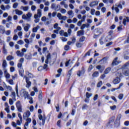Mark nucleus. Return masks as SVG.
I'll return each instance as SVG.
<instances>
[{
    "instance_id": "1",
    "label": "nucleus",
    "mask_w": 129,
    "mask_h": 129,
    "mask_svg": "<svg viewBox=\"0 0 129 129\" xmlns=\"http://www.w3.org/2000/svg\"><path fill=\"white\" fill-rule=\"evenodd\" d=\"M16 106L19 112H23V108L20 101H17L16 103Z\"/></svg>"
},
{
    "instance_id": "2",
    "label": "nucleus",
    "mask_w": 129,
    "mask_h": 129,
    "mask_svg": "<svg viewBox=\"0 0 129 129\" xmlns=\"http://www.w3.org/2000/svg\"><path fill=\"white\" fill-rule=\"evenodd\" d=\"M51 8V9H54L55 12H59V11H60V9H61L60 5L56 6L55 4H52Z\"/></svg>"
},
{
    "instance_id": "3",
    "label": "nucleus",
    "mask_w": 129,
    "mask_h": 129,
    "mask_svg": "<svg viewBox=\"0 0 129 129\" xmlns=\"http://www.w3.org/2000/svg\"><path fill=\"white\" fill-rule=\"evenodd\" d=\"M38 118L40 120H42V125H45V121H46V115L42 114L38 115Z\"/></svg>"
},
{
    "instance_id": "4",
    "label": "nucleus",
    "mask_w": 129,
    "mask_h": 129,
    "mask_svg": "<svg viewBox=\"0 0 129 129\" xmlns=\"http://www.w3.org/2000/svg\"><path fill=\"white\" fill-rule=\"evenodd\" d=\"M25 78L26 82L27 83L26 84V87L27 88H29V87L31 86L32 84V82L30 81V78H29L28 77H24Z\"/></svg>"
},
{
    "instance_id": "5",
    "label": "nucleus",
    "mask_w": 129,
    "mask_h": 129,
    "mask_svg": "<svg viewBox=\"0 0 129 129\" xmlns=\"http://www.w3.org/2000/svg\"><path fill=\"white\" fill-rule=\"evenodd\" d=\"M85 73V70L84 69V67H82L81 71H79L77 72V75L79 76V77H80L81 75H83Z\"/></svg>"
},
{
    "instance_id": "6",
    "label": "nucleus",
    "mask_w": 129,
    "mask_h": 129,
    "mask_svg": "<svg viewBox=\"0 0 129 129\" xmlns=\"http://www.w3.org/2000/svg\"><path fill=\"white\" fill-rule=\"evenodd\" d=\"M30 115H31V112L29 110L27 111L23 114L24 119H27V118L30 117Z\"/></svg>"
},
{
    "instance_id": "7",
    "label": "nucleus",
    "mask_w": 129,
    "mask_h": 129,
    "mask_svg": "<svg viewBox=\"0 0 129 129\" xmlns=\"http://www.w3.org/2000/svg\"><path fill=\"white\" fill-rule=\"evenodd\" d=\"M99 3V2H98V1H93L90 3L89 6L91 7V8H92L93 7L97 6Z\"/></svg>"
},
{
    "instance_id": "8",
    "label": "nucleus",
    "mask_w": 129,
    "mask_h": 129,
    "mask_svg": "<svg viewBox=\"0 0 129 129\" xmlns=\"http://www.w3.org/2000/svg\"><path fill=\"white\" fill-rule=\"evenodd\" d=\"M122 73L125 76H129V69H122Z\"/></svg>"
},
{
    "instance_id": "9",
    "label": "nucleus",
    "mask_w": 129,
    "mask_h": 129,
    "mask_svg": "<svg viewBox=\"0 0 129 129\" xmlns=\"http://www.w3.org/2000/svg\"><path fill=\"white\" fill-rule=\"evenodd\" d=\"M118 59V57H115L114 59V60H113L112 64H111L112 66H114L115 65H118L119 62H118V61H117Z\"/></svg>"
},
{
    "instance_id": "10",
    "label": "nucleus",
    "mask_w": 129,
    "mask_h": 129,
    "mask_svg": "<svg viewBox=\"0 0 129 129\" xmlns=\"http://www.w3.org/2000/svg\"><path fill=\"white\" fill-rule=\"evenodd\" d=\"M120 82V78L119 77H116L115 79L113 80V83L114 84H118Z\"/></svg>"
},
{
    "instance_id": "11",
    "label": "nucleus",
    "mask_w": 129,
    "mask_h": 129,
    "mask_svg": "<svg viewBox=\"0 0 129 129\" xmlns=\"http://www.w3.org/2000/svg\"><path fill=\"white\" fill-rule=\"evenodd\" d=\"M0 33L4 34L6 33V28L4 26L0 25Z\"/></svg>"
},
{
    "instance_id": "12",
    "label": "nucleus",
    "mask_w": 129,
    "mask_h": 129,
    "mask_svg": "<svg viewBox=\"0 0 129 129\" xmlns=\"http://www.w3.org/2000/svg\"><path fill=\"white\" fill-rule=\"evenodd\" d=\"M16 54L18 57H23L24 55V52H22L20 50H17L16 51Z\"/></svg>"
},
{
    "instance_id": "13",
    "label": "nucleus",
    "mask_w": 129,
    "mask_h": 129,
    "mask_svg": "<svg viewBox=\"0 0 129 129\" xmlns=\"http://www.w3.org/2000/svg\"><path fill=\"white\" fill-rule=\"evenodd\" d=\"M7 66H8V63H7V60H3L2 68H3V69L5 70L6 69H7Z\"/></svg>"
},
{
    "instance_id": "14",
    "label": "nucleus",
    "mask_w": 129,
    "mask_h": 129,
    "mask_svg": "<svg viewBox=\"0 0 129 129\" xmlns=\"http://www.w3.org/2000/svg\"><path fill=\"white\" fill-rule=\"evenodd\" d=\"M68 14L69 15L70 18H73V17H74V13H73V11L72 10L68 11Z\"/></svg>"
},
{
    "instance_id": "15",
    "label": "nucleus",
    "mask_w": 129,
    "mask_h": 129,
    "mask_svg": "<svg viewBox=\"0 0 129 129\" xmlns=\"http://www.w3.org/2000/svg\"><path fill=\"white\" fill-rule=\"evenodd\" d=\"M83 35H84V30H80L77 32V36H78V37H80V36H83Z\"/></svg>"
},
{
    "instance_id": "16",
    "label": "nucleus",
    "mask_w": 129,
    "mask_h": 129,
    "mask_svg": "<svg viewBox=\"0 0 129 129\" xmlns=\"http://www.w3.org/2000/svg\"><path fill=\"white\" fill-rule=\"evenodd\" d=\"M129 67V61L125 63V64L121 67V69H127Z\"/></svg>"
},
{
    "instance_id": "17",
    "label": "nucleus",
    "mask_w": 129,
    "mask_h": 129,
    "mask_svg": "<svg viewBox=\"0 0 129 129\" xmlns=\"http://www.w3.org/2000/svg\"><path fill=\"white\" fill-rule=\"evenodd\" d=\"M96 68L100 71L101 73H102V72H103V70H104V69L102 68V66L100 65L97 66Z\"/></svg>"
},
{
    "instance_id": "18",
    "label": "nucleus",
    "mask_w": 129,
    "mask_h": 129,
    "mask_svg": "<svg viewBox=\"0 0 129 129\" xmlns=\"http://www.w3.org/2000/svg\"><path fill=\"white\" fill-rule=\"evenodd\" d=\"M89 26H90L89 24H84L81 27V30H84L85 28H89Z\"/></svg>"
},
{
    "instance_id": "19",
    "label": "nucleus",
    "mask_w": 129,
    "mask_h": 129,
    "mask_svg": "<svg viewBox=\"0 0 129 129\" xmlns=\"http://www.w3.org/2000/svg\"><path fill=\"white\" fill-rule=\"evenodd\" d=\"M31 27V25L29 24H27L26 26H24V30L25 32H28L29 31V28Z\"/></svg>"
},
{
    "instance_id": "20",
    "label": "nucleus",
    "mask_w": 129,
    "mask_h": 129,
    "mask_svg": "<svg viewBox=\"0 0 129 129\" xmlns=\"http://www.w3.org/2000/svg\"><path fill=\"white\" fill-rule=\"evenodd\" d=\"M34 19H35V20H34L35 23H37L40 22V18L38 17V15H34Z\"/></svg>"
},
{
    "instance_id": "21",
    "label": "nucleus",
    "mask_w": 129,
    "mask_h": 129,
    "mask_svg": "<svg viewBox=\"0 0 129 129\" xmlns=\"http://www.w3.org/2000/svg\"><path fill=\"white\" fill-rule=\"evenodd\" d=\"M25 58L27 60H31L32 59V55L31 53H28L25 55Z\"/></svg>"
},
{
    "instance_id": "22",
    "label": "nucleus",
    "mask_w": 129,
    "mask_h": 129,
    "mask_svg": "<svg viewBox=\"0 0 129 129\" xmlns=\"http://www.w3.org/2000/svg\"><path fill=\"white\" fill-rule=\"evenodd\" d=\"M15 13L16 15H18V16H22V14H23V11H20L18 9L15 10Z\"/></svg>"
},
{
    "instance_id": "23",
    "label": "nucleus",
    "mask_w": 129,
    "mask_h": 129,
    "mask_svg": "<svg viewBox=\"0 0 129 129\" xmlns=\"http://www.w3.org/2000/svg\"><path fill=\"white\" fill-rule=\"evenodd\" d=\"M111 70V68L109 67L105 69V70L104 72V74H108L109 72H110V71Z\"/></svg>"
},
{
    "instance_id": "24",
    "label": "nucleus",
    "mask_w": 129,
    "mask_h": 129,
    "mask_svg": "<svg viewBox=\"0 0 129 129\" xmlns=\"http://www.w3.org/2000/svg\"><path fill=\"white\" fill-rule=\"evenodd\" d=\"M11 96L13 98V100H14V101H17V99H16V93L15 92H13L12 93Z\"/></svg>"
},
{
    "instance_id": "25",
    "label": "nucleus",
    "mask_w": 129,
    "mask_h": 129,
    "mask_svg": "<svg viewBox=\"0 0 129 129\" xmlns=\"http://www.w3.org/2000/svg\"><path fill=\"white\" fill-rule=\"evenodd\" d=\"M19 73L20 76H24V69H19Z\"/></svg>"
},
{
    "instance_id": "26",
    "label": "nucleus",
    "mask_w": 129,
    "mask_h": 129,
    "mask_svg": "<svg viewBox=\"0 0 129 129\" xmlns=\"http://www.w3.org/2000/svg\"><path fill=\"white\" fill-rule=\"evenodd\" d=\"M40 26L37 25L36 27L33 28L32 32H33V33H37V31H38V29H40Z\"/></svg>"
},
{
    "instance_id": "27",
    "label": "nucleus",
    "mask_w": 129,
    "mask_h": 129,
    "mask_svg": "<svg viewBox=\"0 0 129 129\" xmlns=\"http://www.w3.org/2000/svg\"><path fill=\"white\" fill-rule=\"evenodd\" d=\"M3 53L4 54V55H7V54H8V50L6 48V45L5 44L3 45Z\"/></svg>"
},
{
    "instance_id": "28",
    "label": "nucleus",
    "mask_w": 129,
    "mask_h": 129,
    "mask_svg": "<svg viewBox=\"0 0 129 129\" xmlns=\"http://www.w3.org/2000/svg\"><path fill=\"white\" fill-rule=\"evenodd\" d=\"M27 21H31V17H32V13L29 12L27 15Z\"/></svg>"
},
{
    "instance_id": "29",
    "label": "nucleus",
    "mask_w": 129,
    "mask_h": 129,
    "mask_svg": "<svg viewBox=\"0 0 129 129\" xmlns=\"http://www.w3.org/2000/svg\"><path fill=\"white\" fill-rule=\"evenodd\" d=\"M7 61H11V60H14L15 57L12 55H8L6 58Z\"/></svg>"
},
{
    "instance_id": "30",
    "label": "nucleus",
    "mask_w": 129,
    "mask_h": 129,
    "mask_svg": "<svg viewBox=\"0 0 129 129\" xmlns=\"http://www.w3.org/2000/svg\"><path fill=\"white\" fill-rule=\"evenodd\" d=\"M38 15V17L40 18V17H42V10L41 9H38L37 10V14H35Z\"/></svg>"
},
{
    "instance_id": "31",
    "label": "nucleus",
    "mask_w": 129,
    "mask_h": 129,
    "mask_svg": "<svg viewBox=\"0 0 129 129\" xmlns=\"http://www.w3.org/2000/svg\"><path fill=\"white\" fill-rule=\"evenodd\" d=\"M21 10L23 9L24 12H27L29 10V6L24 7L22 6L21 7Z\"/></svg>"
},
{
    "instance_id": "32",
    "label": "nucleus",
    "mask_w": 129,
    "mask_h": 129,
    "mask_svg": "<svg viewBox=\"0 0 129 129\" xmlns=\"http://www.w3.org/2000/svg\"><path fill=\"white\" fill-rule=\"evenodd\" d=\"M127 22V23L129 22V19L128 17H126L125 19H124L123 20V25L124 26H125V23Z\"/></svg>"
},
{
    "instance_id": "33",
    "label": "nucleus",
    "mask_w": 129,
    "mask_h": 129,
    "mask_svg": "<svg viewBox=\"0 0 129 129\" xmlns=\"http://www.w3.org/2000/svg\"><path fill=\"white\" fill-rule=\"evenodd\" d=\"M92 96V94H90L88 92H87L86 93V98H87L88 99H89V98H90V97H91Z\"/></svg>"
},
{
    "instance_id": "34",
    "label": "nucleus",
    "mask_w": 129,
    "mask_h": 129,
    "mask_svg": "<svg viewBox=\"0 0 129 129\" xmlns=\"http://www.w3.org/2000/svg\"><path fill=\"white\" fill-rule=\"evenodd\" d=\"M112 34H113V31L111 30L109 32L108 37L109 38V40H111V37H112Z\"/></svg>"
},
{
    "instance_id": "35",
    "label": "nucleus",
    "mask_w": 129,
    "mask_h": 129,
    "mask_svg": "<svg viewBox=\"0 0 129 129\" xmlns=\"http://www.w3.org/2000/svg\"><path fill=\"white\" fill-rule=\"evenodd\" d=\"M99 76V73L98 72H95L93 74V77H98Z\"/></svg>"
},
{
    "instance_id": "36",
    "label": "nucleus",
    "mask_w": 129,
    "mask_h": 129,
    "mask_svg": "<svg viewBox=\"0 0 129 129\" xmlns=\"http://www.w3.org/2000/svg\"><path fill=\"white\" fill-rule=\"evenodd\" d=\"M24 96L25 99H26V98L27 99L30 98V95H29V92L26 91Z\"/></svg>"
},
{
    "instance_id": "37",
    "label": "nucleus",
    "mask_w": 129,
    "mask_h": 129,
    "mask_svg": "<svg viewBox=\"0 0 129 129\" xmlns=\"http://www.w3.org/2000/svg\"><path fill=\"white\" fill-rule=\"evenodd\" d=\"M26 74L30 77V78H34V75H33V74H31L29 72H27Z\"/></svg>"
},
{
    "instance_id": "38",
    "label": "nucleus",
    "mask_w": 129,
    "mask_h": 129,
    "mask_svg": "<svg viewBox=\"0 0 129 129\" xmlns=\"http://www.w3.org/2000/svg\"><path fill=\"white\" fill-rule=\"evenodd\" d=\"M128 54H126V53H123V57L124 59V60H128L129 59V56H127Z\"/></svg>"
},
{
    "instance_id": "39",
    "label": "nucleus",
    "mask_w": 129,
    "mask_h": 129,
    "mask_svg": "<svg viewBox=\"0 0 129 129\" xmlns=\"http://www.w3.org/2000/svg\"><path fill=\"white\" fill-rule=\"evenodd\" d=\"M57 18H58L59 20H62V18H63V16H62V14L61 13H58L57 15Z\"/></svg>"
},
{
    "instance_id": "40",
    "label": "nucleus",
    "mask_w": 129,
    "mask_h": 129,
    "mask_svg": "<svg viewBox=\"0 0 129 129\" xmlns=\"http://www.w3.org/2000/svg\"><path fill=\"white\" fill-rule=\"evenodd\" d=\"M102 61H103L104 63H105L107 61V57H103L100 60V62H102Z\"/></svg>"
},
{
    "instance_id": "41",
    "label": "nucleus",
    "mask_w": 129,
    "mask_h": 129,
    "mask_svg": "<svg viewBox=\"0 0 129 129\" xmlns=\"http://www.w3.org/2000/svg\"><path fill=\"white\" fill-rule=\"evenodd\" d=\"M26 92L27 91L26 90H24V89L22 90L21 91V95H22L23 96H24Z\"/></svg>"
},
{
    "instance_id": "42",
    "label": "nucleus",
    "mask_w": 129,
    "mask_h": 129,
    "mask_svg": "<svg viewBox=\"0 0 129 129\" xmlns=\"http://www.w3.org/2000/svg\"><path fill=\"white\" fill-rule=\"evenodd\" d=\"M2 2H4V4L6 5H9L11 3V0H2Z\"/></svg>"
},
{
    "instance_id": "43",
    "label": "nucleus",
    "mask_w": 129,
    "mask_h": 129,
    "mask_svg": "<svg viewBox=\"0 0 129 129\" xmlns=\"http://www.w3.org/2000/svg\"><path fill=\"white\" fill-rule=\"evenodd\" d=\"M5 86L7 89H8V90H10V91H12L13 90V88L10 86H7V85H5Z\"/></svg>"
},
{
    "instance_id": "44",
    "label": "nucleus",
    "mask_w": 129,
    "mask_h": 129,
    "mask_svg": "<svg viewBox=\"0 0 129 129\" xmlns=\"http://www.w3.org/2000/svg\"><path fill=\"white\" fill-rule=\"evenodd\" d=\"M17 67L19 68V69H23V64L22 63H18L17 64Z\"/></svg>"
},
{
    "instance_id": "45",
    "label": "nucleus",
    "mask_w": 129,
    "mask_h": 129,
    "mask_svg": "<svg viewBox=\"0 0 129 129\" xmlns=\"http://www.w3.org/2000/svg\"><path fill=\"white\" fill-rule=\"evenodd\" d=\"M85 40V36H82L81 37L80 39H79V42H84V41Z\"/></svg>"
},
{
    "instance_id": "46",
    "label": "nucleus",
    "mask_w": 129,
    "mask_h": 129,
    "mask_svg": "<svg viewBox=\"0 0 129 129\" xmlns=\"http://www.w3.org/2000/svg\"><path fill=\"white\" fill-rule=\"evenodd\" d=\"M90 53H91V50H89L86 53H85L84 57H86V56H90Z\"/></svg>"
},
{
    "instance_id": "47",
    "label": "nucleus",
    "mask_w": 129,
    "mask_h": 129,
    "mask_svg": "<svg viewBox=\"0 0 129 129\" xmlns=\"http://www.w3.org/2000/svg\"><path fill=\"white\" fill-rule=\"evenodd\" d=\"M8 83L11 84V85H14V81L12 79L8 80Z\"/></svg>"
},
{
    "instance_id": "48",
    "label": "nucleus",
    "mask_w": 129,
    "mask_h": 129,
    "mask_svg": "<svg viewBox=\"0 0 129 129\" xmlns=\"http://www.w3.org/2000/svg\"><path fill=\"white\" fill-rule=\"evenodd\" d=\"M122 98H123V94H120L119 95H118V99L120 100H121L122 99Z\"/></svg>"
},
{
    "instance_id": "49",
    "label": "nucleus",
    "mask_w": 129,
    "mask_h": 129,
    "mask_svg": "<svg viewBox=\"0 0 129 129\" xmlns=\"http://www.w3.org/2000/svg\"><path fill=\"white\" fill-rule=\"evenodd\" d=\"M17 44H19V45H23L24 44V41L22 40H20L17 42Z\"/></svg>"
},
{
    "instance_id": "50",
    "label": "nucleus",
    "mask_w": 129,
    "mask_h": 129,
    "mask_svg": "<svg viewBox=\"0 0 129 129\" xmlns=\"http://www.w3.org/2000/svg\"><path fill=\"white\" fill-rule=\"evenodd\" d=\"M18 117H19L20 121L23 122V118L22 117V115L20 113H18Z\"/></svg>"
},
{
    "instance_id": "51",
    "label": "nucleus",
    "mask_w": 129,
    "mask_h": 129,
    "mask_svg": "<svg viewBox=\"0 0 129 129\" xmlns=\"http://www.w3.org/2000/svg\"><path fill=\"white\" fill-rule=\"evenodd\" d=\"M38 98L41 100L42 98H43V94H42V92H40V93L38 95Z\"/></svg>"
},
{
    "instance_id": "52",
    "label": "nucleus",
    "mask_w": 129,
    "mask_h": 129,
    "mask_svg": "<svg viewBox=\"0 0 129 129\" xmlns=\"http://www.w3.org/2000/svg\"><path fill=\"white\" fill-rule=\"evenodd\" d=\"M88 107V106H87V104H84L82 106V109L83 110H84V109H86V108H87Z\"/></svg>"
},
{
    "instance_id": "53",
    "label": "nucleus",
    "mask_w": 129,
    "mask_h": 129,
    "mask_svg": "<svg viewBox=\"0 0 129 129\" xmlns=\"http://www.w3.org/2000/svg\"><path fill=\"white\" fill-rule=\"evenodd\" d=\"M18 35L15 34L13 38V40H14V41H18Z\"/></svg>"
},
{
    "instance_id": "54",
    "label": "nucleus",
    "mask_w": 129,
    "mask_h": 129,
    "mask_svg": "<svg viewBox=\"0 0 129 129\" xmlns=\"http://www.w3.org/2000/svg\"><path fill=\"white\" fill-rule=\"evenodd\" d=\"M93 68V66H92V64L90 65L89 69L88 70V72H90V71L92 70Z\"/></svg>"
},
{
    "instance_id": "55",
    "label": "nucleus",
    "mask_w": 129,
    "mask_h": 129,
    "mask_svg": "<svg viewBox=\"0 0 129 129\" xmlns=\"http://www.w3.org/2000/svg\"><path fill=\"white\" fill-rule=\"evenodd\" d=\"M82 46V44L81 43L77 42L76 43V47H77V48H80Z\"/></svg>"
},
{
    "instance_id": "56",
    "label": "nucleus",
    "mask_w": 129,
    "mask_h": 129,
    "mask_svg": "<svg viewBox=\"0 0 129 129\" xmlns=\"http://www.w3.org/2000/svg\"><path fill=\"white\" fill-rule=\"evenodd\" d=\"M101 85H102V81H100L99 83H98L97 87H100Z\"/></svg>"
},
{
    "instance_id": "57",
    "label": "nucleus",
    "mask_w": 129,
    "mask_h": 129,
    "mask_svg": "<svg viewBox=\"0 0 129 129\" xmlns=\"http://www.w3.org/2000/svg\"><path fill=\"white\" fill-rule=\"evenodd\" d=\"M121 118V114H119L117 116V118H116V120H120V119Z\"/></svg>"
},
{
    "instance_id": "58",
    "label": "nucleus",
    "mask_w": 129,
    "mask_h": 129,
    "mask_svg": "<svg viewBox=\"0 0 129 129\" xmlns=\"http://www.w3.org/2000/svg\"><path fill=\"white\" fill-rule=\"evenodd\" d=\"M36 9H37V7L35 6H32L31 7V11H32V12H35V11H36Z\"/></svg>"
},
{
    "instance_id": "59",
    "label": "nucleus",
    "mask_w": 129,
    "mask_h": 129,
    "mask_svg": "<svg viewBox=\"0 0 129 129\" xmlns=\"http://www.w3.org/2000/svg\"><path fill=\"white\" fill-rule=\"evenodd\" d=\"M72 43L74 44V43H75V42H76V38H75V37H73L72 38Z\"/></svg>"
},
{
    "instance_id": "60",
    "label": "nucleus",
    "mask_w": 129,
    "mask_h": 129,
    "mask_svg": "<svg viewBox=\"0 0 129 129\" xmlns=\"http://www.w3.org/2000/svg\"><path fill=\"white\" fill-rule=\"evenodd\" d=\"M28 99L30 100L29 103H30L31 104H32V103H33L32 97H29V98H28Z\"/></svg>"
},
{
    "instance_id": "61",
    "label": "nucleus",
    "mask_w": 129,
    "mask_h": 129,
    "mask_svg": "<svg viewBox=\"0 0 129 129\" xmlns=\"http://www.w3.org/2000/svg\"><path fill=\"white\" fill-rule=\"evenodd\" d=\"M12 79H13V80H15V79H17V78H18V74H16L14 76H12Z\"/></svg>"
},
{
    "instance_id": "62",
    "label": "nucleus",
    "mask_w": 129,
    "mask_h": 129,
    "mask_svg": "<svg viewBox=\"0 0 129 129\" xmlns=\"http://www.w3.org/2000/svg\"><path fill=\"white\" fill-rule=\"evenodd\" d=\"M70 46L68 45H66L64 46V50L65 51H68L69 50Z\"/></svg>"
},
{
    "instance_id": "63",
    "label": "nucleus",
    "mask_w": 129,
    "mask_h": 129,
    "mask_svg": "<svg viewBox=\"0 0 129 129\" xmlns=\"http://www.w3.org/2000/svg\"><path fill=\"white\" fill-rule=\"evenodd\" d=\"M61 41L63 42H67V39L66 37H60Z\"/></svg>"
},
{
    "instance_id": "64",
    "label": "nucleus",
    "mask_w": 129,
    "mask_h": 129,
    "mask_svg": "<svg viewBox=\"0 0 129 129\" xmlns=\"http://www.w3.org/2000/svg\"><path fill=\"white\" fill-rule=\"evenodd\" d=\"M12 125L14 127H17V123L14 121L12 122Z\"/></svg>"
}]
</instances>
